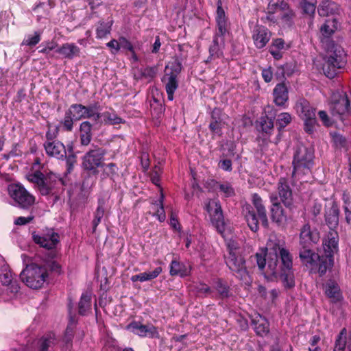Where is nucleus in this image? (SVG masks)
<instances>
[{"mask_svg":"<svg viewBox=\"0 0 351 351\" xmlns=\"http://www.w3.org/2000/svg\"><path fill=\"white\" fill-rule=\"evenodd\" d=\"M162 267H158L155 268L152 271H145L136 275H134L131 277L130 280L133 282L137 281L143 282L145 281L152 280L156 278L162 273Z\"/></svg>","mask_w":351,"mask_h":351,"instance_id":"cd10ccee","label":"nucleus"},{"mask_svg":"<svg viewBox=\"0 0 351 351\" xmlns=\"http://www.w3.org/2000/svg\"><path fill=\"white\" fill-rule=\"evenodd\" d=\"M191 266L183 263L172 261L170 264V275L172 276H178L185 277L190 275Z\"/></svg>","mask_w":351,"mask_h":351,"instance_id":"b1692460","label":"nucleus"},{"mask_svg":"<svg viewBox=\"0 0 351 351\" xmlns=\"http://www.w3.org/2000/svg\"><path fill=\"white\" fill-rule=\"evenodd\" d=\"M245 219L250 228L253 232H256L258 229V219L256 217L254 212L251 209L250 206H247L245 208Z\"/></svg>","mask_w":351,"mask_h":351,"instance_id":"4c0bfd02","label":"nucleus"},{"mask_svg":"<svg viewBox=\"0 0 351 351\" xmlns=\"http://www.w3.org/2000/svg\"><path fill=\"white\" fill-rule=\"evenodd\" d=\"M325 293L332 302H338L342 300V295L337 284L333 282H328L325 286Z\"/></svg>","mask_w":351,"mask_h":351,"instance_id":"c756f323","label":"nucleus"},{"mask_svg":"<svg viewBox=\"0 0 351 351\" xmlns=\"http://www.w3.org/2000/svg\"><path fill=\"white\" fill-rule=\"evenodd\" d=\"M295 109L299 117L304 121L306 132H313L314 127L317 124L315 109L304 99H300L297 101Z\"/></svg>","mask_w":351,"mask_h":351,"instance_id":"0eeeda50","label":"nucleus"},{"mask_svg":"<svg viewBox=\"0 0 351 351\" xmlns=\"http://www.w3.org/2000/svg\"><path fill=\"white\" fill-rule=\"evenodd\" d=\"M53 187L49 184L45 180L38 186V190L43 195H47L51 192Z\"/></svg>","mask_w":351,"mask_h":351,"instance_id":"e2e57ef3","label":"nucleus"},{"mask_svg":"<svg viewBox=\"0 0 351 351\" xmlns=\"http://www.w3.org/2000/svg\"><path fill=\"white\" fill-rule=\"evenodd\" d=\"M252 202L256 210L263 226L264 227H267L268 219L267 217L266 208L263 204L262 198L257 193H254L252 195Z\"/></svg>","mask_w":351,"mask_h":351,"instance_id":"6ab92c4d","label":"nucleus"},{"mask_svg":"<svg viewBox=\"0 0 351 351\" xmlns=\"http://www.w3.org/2000/svg\"><path fill=\"white\" fill-rule=\"evenodd\" d=\"M267 250L268 254V267L271 273H276V267L278 254H280L283 266L287 270L292 268V258L287 250L282 247L280 242L276 239L270 238L267 243Z\"/></svg>","mask_w":351,"mask_h":351,"instance_id":"20e7f679","label":"nucleus"},{"mask_svg":"<svg viewBox=\"0 0 351 351\" xmlns=\"http://www.w3.org/2000/svg\"><path fill=\"white\" fill-rule=\"evenodd\" d=\"M291 121V116L288 112H282L278 114L277 118V125L279 126L280 129L284 128L288 124L290 123Z\"/></svg>","mask_w":351,"mask_h":351,"instance_id":"3c124183","label":"nucleus"},{"mask_svg":"<svg viewBox=\"0 0 351 351\" xmlns=\"http://www.w3.org/2000/svg\"><path fill=\"white\" fill-rule=\"evenodd\" d=\"M73 121H75L74 119L66 110L64 119L62 122L64 128L67 131H71L73 127Z\"/></svg>","mask_w":351,"mask_h":351,"instance_id":"4d7b16f0","label":"nucleus"},{"mask_svg":"<svg viewBox=\"0 0 351 351\" xmlns=\"http://www.w3.org/2000/svg\"><path fill=\"white\" fill-rule=\"evenodd\" d=\"M216 22L219 33L223 36L227 32L228 21L224 9L222 7L221 0L217 1L216 12Z\"/></svg>","mask_w":351,"mask_h":351,"instance_id":"aec40b11","label":"nucleus"},{"mask_svg":"<svg viewBox=\"0 0 351 351\" xmlns=\"http://www.w3.org/2000/svg\"><path fill=\"white\" fill-rule=\"evenodd\" d=\"M99 121L114 125L121 123L122 119L114 112H105L101 114Z\"/></svg>","mask_w":351,"mask_h":351,"instance_id":"79ce46f5","label":"nucleus"},{"mask_svg":"<svg viewBox=\"0 0 351 351\" xmlns=\"http://www.w3.org/2000/svg\"><path fill=\"white\" fill-rule=\"evenodd\" d=\"M278 190L282 202L286 206H290L292 201V192L285 179L281 178L279 180Z\"/></svg>","mask_w":351,"mask_h":351,"instance_id":"4be33fe9","label":"nucleus"},{"mask_svg":"<svg viewBox=\"0 0 351 351\" xmlns=\"http://www.w3.org/2000/svg\"><path fill=\"white\" fill-rule=\"evenodd\" d=\"M56 51L65 58L73 59L74 57L80 56V49L74 43H65L59 47Z\"/></svg>","mask_w":351,"mask_h":351,"instance_id":"393cba45","label":"nucleus"},{"mask_svg":"<svg viewBox=\"0 0 351 351\" xmlns=\"http://www.w3.org/2000/svg\"><path fill=\"white\" fill-rule=\"evenodd\" d=\"M34 241L40 246L47 248H54L59 241V236L57 233L50 230L46 234H38L34 232L32 234Z\"/></svg>","mask_w":351,"mask_h":351,"instance_id":"ddd939ff","label":"nucleus"},{"mask_svg":"<svg viewBox=\"0 0 351 351\" xmlns=\"http://www.w3.org/2000/svg\"><path fill=\"white\" fill-rule=\"evenodd\" d=\"M330 108L333 114H351L350 96L343 91L333 93L331 96Z\"/></svg>","mask_w":351,"mask_h":351,"instance_id":"1a4fd4ad","label":"nucleus"},{"mask_svg":"<svg viewBox=\"0 0 351 351\" xmlns=\"http://www.w3.org/2000/svg\"><path fill=\"white\" fill-rule=\"evenodd\" d=\"M300 257L302 261H305L306 263L316 265L318 268L319 267V264L322 263V256L313 253L310 250H304V251L300 253Z\"/></svg>","mask_w":351,"mask_h":351,"instance_id":"2f4dec72","label":"nucleus"},{"mask_svg":"<svg viewBox=\"0 0 351 351\" xmlns=\"http://www.w3.org/2000/svg\"><path fill=\"white\" fill-rule=\"evenodd\" d=\"M214 287L218 291L221 298H226L228 296V287L223 284L221 280H217L215 282Z\"/></svg>","mask_w":351,"mask_h":351,"instance_id":"864d4df0","label":"nucleus"},{"mask_svg":"<svg viewBox=\"0 0 351 351\" xmlns=\"http://www.w3.org/2000/svg\"><path fill=\"white\" fill-rule=\"evenodd\" d=\"M338 234L333 230L330 231L326 238L323 242L324 255L322 256V263L319 264V273L320 275L324 274L328 268L332 267L333 264V255L338 250Z\"/></svg>","mask_w":351,"mask_h":351,"instance_id":"423d86ee","label":"nucleus"},{"mask_svg":"<svg viewBox=\"0 0 351 351\" xmlns=\"http://www.w3.org/2000/svg\"><path fill=\"white\" fill-rule=\"evenodd\" d=\"M75 121H78L82 119H85V110L84 106L82 104H73L67 110Z\"/></svg>","mask_w":351,"mask_h":351,"instance_id":"e433bc0d","label":"nucleus"},{"mask_svg":"<svg viewBox=\"0 0 351 351\" xmlns=\"http://www.w3.org/2000/svg\"><path fill=\"white\" fill-rule=\"evenodd\" d=\"M0 282L2 285L8 287L10 293V298L14 296L19 291V285L15 279L9 265L3 262L0 266Z\"/></svg>","mask_w":351,"mask_h":351,"instance_id":"9b49d317","label":"nucleus"},{"mask_svg":"<svg viewBox=\"0 0 351 351\" xmlns=\"http://www.w3.org/2000/svg\"><path fill=\"white\" fill-rule=\"evenodd\" d=\"M339 11V5L331 1L324 0L318 7V13L322 16L332 15Z\"/></svg>","mask_w":351,"mask_h":351,"instance_id":"bb28decb","label":"nucleus"},{"mask_svg":"<svg viewBox=\"0 0 351 351\" xmlns=\"http://www.w3.org/2000/svg\"><path fill=\"white\" fill-rule=\"evenodd\" d=\"M262 77L267 83L270 82L273 79V73L271 68H266L262 70Z\"/></svg>","mask_w":351,"mask_h":351,"instance_id":"69168bd1","label":"nucleus"},{"mask_svg":"<svg viewBox=\"0 0 351 351\" xmlns=\"http://www.w3.org/2000/svg\"><path fill=\"white\" fill-rule=\"evenodd\" d=\"M181 71V64L177 60H175L166 66V73H173L176 74V77Z\"/></svg>","mask_w":351,"mask_h":351,"instance_id":"5fc2aeb1","label":"nucleus"},{"mask_svg":"<svg viewBox=\"0 0 351 351\" xmlns=\"http://www.w3.org/2000/svg\"><path fill=\"white\" fill-rule=\"evenodd\" d=\"M44 180L53 188L55 187L58 182H60L61 181L58 176L52 173H49L45 178H44Z\"/></svg>","mask_w":351,"mask_h":351,"instance_id":"052dcab7","label":"nucleus"},{"mask_svg":"<svg viewBox=\"0 0 351 351\" xmlns=\"http://www.w3.org/2000/svg\"><path fill=\"white\" fill-rule=\"evenodd\" d=\"M346 347V329H343L336 339L334 351H344Z\"/></svg>","mask_w":351,"mask_h":351,"instance_id":"09e8293b","label":"nucleus"},{"mask_svg":"<svg viewBox=\"0 0 351 351\" xmlns=\"http://www.w3.org/2000/svg\"><path fill=\"white\" fill-rule=\"evenodd\" d=\"M104 206L101 204L98 206L97 210L95 214V219L93 220V225L95 227L97 226L98 224L101 222V219L104 215Z\"/></svg>","mask_w":351,"mask_h":351,"instance_id":"13d9d810","label":"nucleus"},{"mask_svg":"<svg viewBox=\"0 0 351 351\" xmlns=\"http://www.w3.org/2000/svg\"><path fill=\"white\" fill-rule=\"evenodd\" d=\"M56 343V337L53 333L47 334L43 336L38 341V351H47L49 348L52 347Z\"/></svg>","mask_w":351,"mask_h":351,"instance_id":"f704fd0d","label":"nucleus"},{"mask_svg":"<svg viewBox=\"0 0 351 351\" xmlns=\"http://www.w3.org/2000/svg\"><path fill=\"white\" fill-rule=\"evenodd\" d=\"M314 153L311 147L300 145L296 148L293 160V177L301 179L304 175L311 173L313 165Z\"/></svg>","mask_w":351,"mask_h":351,"instance_id":"7ed1b4c3","label":"nucleus"},{"mask_svg":"<svg viewBox=\"0 0 351 351\" xmlns=\"http://www.w3.org/2000/svg\"><path fill=\"white\" fill-rule=\"evenodd\" d=\"M274 101L277 106H283L288 101V89L284 84H278L273 91Z\"/></svg>","mask_w":351,"mask_h":351,"instance_id":"5701e85b","label":"nucleus"},{"mask_svg":"<svg viewBox=\"0 0 351 351\" xmlns=\"http://www.w3.org/2000/svg\"><path fill=\"white\" fill-rule=\"evenodd\" d=\"M219 190L226 197H230L234 195L233 188L229 184H222L219 186Z\"/></svg>","mask_w":351,"mask_h":351,"instance_id":"680f3d73","label":"nucleus"},{"mask_svg":"<svg viewBox=\"0 0 351 351\" xmlns=\"http://www.w3.org/2000/svg\"><path fill=\"white\" fill-rule=\"evenodd\" d=\"M221 112L219 108H215L211 114L212 120L209 124L210 130L214 134L221 135L222 129V121L221 119Z\"/></svg>","mask_w":351,"mask_h":351,"instance_id":"a878e982","label":"nucleus"},{"mask_svg":"<svg viewBox=\"0 0 351 351\" xmlns=\"http://www.w3.org/2000/svg\"><path fill=\"white\" fill-rule=\"evenodd\" d=\"M21 280L29 288H42L48 278V271L45 265L36 262L27 265L21 272Z\"/></svg>","mask_w":351,"mask_h":351,"instance_id":"f03ea898","label":"nucleus"},{"mask_svg":"<svg viewBox=\"0 0 351 351\" xmlns=\"http://www.w3.org/2000/svg\"><path fill=\"white\" fill-rule=\"evenodd\" d=\"M261 130L265 134H269L274 128V121L268 117H262L261 119Z\"/></svg>","mask_w":351,"mask_h":351,"instance_id":"603ef678","label":"nucleus"},{"mask_svg":"<svg viewBox=\"0 0 351 351\" xmlns=\"http://www.w3.org/2000/svg\"><path fill=\"white\" fill-rule=\"evenodd\" d=\"M270 199L273 203L271 208V219L273 221L276 222L278 225H280L286 221L287 217L285 215L282 207L277 202V197L271 195Z\"/></svg>","mask_w":351,"mask_h":351,"instance_id":"412c9836","label":"nucleus"},{"mask_svg":"<svg viewBox=\"0 0 351 351\" xmlns=\"http://www.w3.org/2000/svg\"><path fill=\"white\" fill-rule=\"evenodd\" d=\"M85 119H93L95 121H99L101 113L99 107L97 105L84 106Z\"/></svg>","mask_w":351,"mask_h":351,"instance_id":"37998d69","label":"nucleus"},{"mask_svg":"<svg viewBox=\"0 0 351 351\" xmlns=\"http://www.w3.org/2000/svg\"><path fill=\"white\" fill-rule=\"evenodd\" d=\"M318 115H319L320 120L323 122V124L324 125L329 126L331 125L330 119L329 117L328 116L326 111L320 110L318 112Z\"/></svg>","mask_w":351,"mask_h":351,"instance_id":"338daca9","label":"nucleus"},{"mask_svg":"<svg viewBox=\"0 0 351 351\" xmlns=\"http://www.w3.org/2000/svg\"><path fill=\"white\" fill-rule=\"evenodd\" d=\"M195 289L197 293L203 294L204 296L210 295L212 293V289L204 283L197 284Z\"/></svg>","mask_w":351,"mask_h":351,"instance_id":"bf43d9fd","label":"nucleus"},{"mask_svg":"<svg viewBox=\"0 0 351 351\" xmlns=\"http://www.w3.org/2000/svg\"><path fill=\"white\" fill-rule=\"evenodd\" d=\"M105 154V151L101 148L90 150L83 157V167L88 170H95L101 167Z\"/></svg>","mask_w":351,"mask_h":351,"instance_id":"f8f14e48","label":"nucleus"},{"mask_svg":"<svg viewBox=\"0 0 351 351\" xmlns=\"http://www.w3.org/2000/svg\"><path fill=\"white\" fill-rule=\"evenodd\" d=\"M112 21L101 23L96 29L97 38H103L110 33Z\"/></svg>","mask_w":351,"mask_h":351,"instance_id":"c03bdc74","label":"nucleus"},{"mask_svg":"<svg viewBox=\"0 0 351 351\" xmlns=\"http://www.w3.org/2000/svg\"><path fill=\"white\" fill-rule=\"evenodd\" d=\"M90 295L87 293L82 294L79 302V313L81 315H85L86 312L90 309Z\"/></svg>","mask_w":351,"mask_h":351,"instance_id":"a19ab883","label":"nucleus"},{"mask_svg":"<svg viewBox=\"0 0 351 351\" xmlns=\"http://www.w3.org/2000/svg\"><path fill=\"white\" fill-rule=\"evenodd\" d=\"M287 2L285 0H271L268 4L267 10L269 14L278 13L287 8Z\"/></svg>","mask_w":351,"mask_h":351,"instance_id":"58836bf2","label":"nucleus"},{"mask_svg":"<svg viewBox=\"0 0 351 351\" xmlns=\"http://www.w3.org/2000/svg\"><path fill=\"white\" fill-rule=\"evenodd\" d=\"M92 125L88 121H84L80 125V140L81 143L87 145L91 141Z\"/></svg>","mask_w":351,"mask_h":351,"instance_id":"72a5a7b5","label":"nucleus"},{"mask_svg":"<svg viewBox=\"0 0 351 351\" xmlns=\"http://www.w3.org/2000/svg\"><path fill=\"white\" fill-rule=\"evenodd\" d=\"M278 16H280L282 23L285 25H291L292 24L293 18L295 17V13L291 9L289 8V6L287 3V8L282 10Z\"/></svg>","mask_w":351,"mask_h":351,"instance_id":"ea45409f","label":"nucleus"},{"mask_svg":"<svg viewBox=\"0 0 351 351\" xmlns=\"http://www.w3.org/2000/svg\"><path fill=\"white\" fill-rule=\"evenodd\" d=\"M8 193L15 204L23 208H27L35 202V197L29 193L21 184H10L8 186Z\"/></svg>","mask_w":351,"mask_h":351,"instance_id":"6e6552de","label":"nucleus"},{"mask_svg":"<svg viewBox=\"0 0 351 351\" xmlns=\"http://www.w3.org/2000/svg\"><path fill=\"white\" fill-rule=\"evenodd\" d=\"M40 41V33L38 32H34L32 34H28L27 35L24 40H23L22 44L32 47L35 46L36 44H38Z\"/></svg>","mask_w":351,"mask_h":351,"instance_id":"49530a36","label":"nucleus"},{"mask_svg":"<svg viewBox=\"0 0 351 351\" xmlns=\"http://www.w3.org/2000/svg\"><path fill=\"white\" fill-rule=\"evenodd\" d=\"M252 322L256 334L260 336H265L268 334L269 323L267 320L259 313H255L252 317Z\"/></svg>","mask_w":351,"mask_h":351,"instance_id":"a211bd4d","label":"nucleus"},{"mask_svg":"<svg viewBox=\"0 0 351 351\" xmlns=\"http://www.w3.org/2000/svg\"><path fill=\"white\" fill-rule=\"evenodd\" d=\"M75 327V322L73 319H71L62 339L63 348H65V350H67L71 346V342L74 335Z\"/></svg>","mask_w":351,"mask_h":351,"instance_id":"c9c22d12","label":"nucleus"},{"mask_svg":"<svg viewBox=\"0 0 351 351\" xmlns=\"http://www.w3.org/2000/svg\"><path fill=\"white\" fill-rule=\"evenodd\" d=\"M126 329L141 337H154L158 335L156 328L152 325H143L138 322H133L126 326Z\"/></svg>","mask_w":351,"mask_h":351,"instance_id":"4468645a","label":"nucleus"},{"mask_svg":"<svg viewBox=\"0 0 351 351\" xmlns=\"http://www.w3.org/2000/svg\"><path fill=\"white\" fill-rule=\"evenodd\" d=\"M228 247L229 250V255L226 259L228 267L237 278L245 285H250L252 279L246 269L245 261L241 254V250L233 241L228 243Z\"/></svg>","mask_w":351,"mask_h":351,"instance_id":"f257e3e1","label":"nucleus"},{"mask_svg":"<svg viewBox=\"0 0 351 351\" xmlns=\"http://www.w3.org/2000/svg\"><path fill=\"white\" fill-rule=\"evenodd\" d=\"M323 71L329 78L335 75L336 69L344 66L346 60V53L340 46L333 45L330 51H327L326 55L323 58Z\"/></svg>","mask_w":351,"mask_h":351,"instance_id":"39448f33","label":"nucleus"},{"mask_svg":"<svg viewBox=\"0 0 351 351\" xmlns=\"http://www.w3.org/2000/svg\"><path fill=\"white\" fill-rule=\"evenodd\" d=\"M47 154L58 159L63 158L66 155V149L59 141H47L44 144Z\"/></svg>","mask_w":351,"mask_h":351,"instance_id":"dca6fc26","label":"nucleus"},{"mask_svg":"<svg viewBox=\"0 0 351 351\" xmlns=\"http://www.w3.org/2000/svg\"><path fill=\"white\" fill-rule=\"evenodd\" d=\"M271 38V32L265 27L256 25L252 32V38L255 46L261 49L263 48Z\"/></svg>","mask_w":351,"mask_h":351,"instance_id":"2eb2a0df","label":"nucleus"},{"mask_svg":"<svg viewBox=\"0 0 351 351\" xmlns=\"http://www.w3.org/2000/svg\"><path fill=\"white\" fill-rule=\"evenodd\" d=\"M339 23L336 19L332 18L327 19L320 27V32L324 37H330L338 29Z\"/></svg>","mask_w":351,"mask_h":351,"instance_id":"7c9ffc66","label":"nucleus"},{"mask_svg":"<svg viewBox=\"0 0 351 351\" xmlns=\"http://www.w3.org/2000/svg\"><path fill=\"white\" fill-rule=\"evenodd\" d=\"M33 219L34 217L31 215L28 217H19L15 219L14 223L19 226L25 225L29 223Z\"/></svg>","mask_w":351,"mask_h":351,"instance_id":"774afa93","label":"nucleus"},{"mask_svg":"<svg viewBox=\"0 0 351 351\" xmlns=\"http://www.w3.org/2000/svg\"><path fill=\"white\" fill-rule=\"evenodd\" d=\"M281 279L286 287L291 288L295 285L294 277L291 269L285 271L281 274Z\"/></svg>","mask_w":351,"mask_h":351,"instance_id":"de8ad7c7","label":"nucleus"},{"mask_svg":"<svg viewBox=\"0 0 351 351\" xmlns=\"http://www.w3.org/2000/svg\"><path fill=\"white\" fill-rule=\"evenodd\" d=\"M205 208L209 214L212 224L220 234H223L225 223L219 201L216 199L208 200L205 204Z\"/></svg>","mask_w":351,"mask_h":351,"instance_id":"9d476101","label":"nucleus"},{"mask_svg":"<svg viewBox=\"0 0 351 351\" xmlns=\"http://www.w3.org/2000/svg\"><path fill=\"white\" fill-rule=\"evenodd\" d=\"M317 0H302L301 8L305 14L312 15L315 13Z\"/></svg>","mask_w":351,"mask_h":351,"instance_id":"a18cd8bd","label":"nucleus"},{"mask_svg":"<svg viewBox=\"0 0 351 351\" xmlns=\"http://www.w3.org/2000/svg\"><path fill=\"white\" fill-rule=\"evenodd\" d=\"M165 90L167 93L168 99L172 101L173 99V95L178 86V83L176 80V74L166 73L164 80H166Z\"/></svg>","mask_w":351,"mask_h":351,"instance_id":"c85d7f7f","label":"nucleus"},{"mask_svg":"<svg viewBox=\"0 0 351 351\" xmlns=\"http://www.w3.org/2000/svg\"><path fill=\"white\" fill-rule=\"evenodd\" d=\"M268 254L269 251L265 248V251L263 250L262 253H256V259L257 262V265L260 269H263L265 268L266 265V261L268 263Z\"/></svg>","mask_w":351,"mask_h":351,"instance_id":"8fccbe9b","label":"nucleus"},{"mask_svg":"<svg viewBox=\"0 0 351 351\" xmlns=\"http://www.w3.org/2000/svg\"><path fill=\"white\" fill-rule=\"evenodd\" d=\"M338 221V215L335 210L332 213L327 214L326 217V221L331 229L337 226Z\"/></svg>","mask_w":351,"mask_h":351,"instance_id":"6e6d98bb","label":"nucleus"},{"mask_svg":"<svg viewBox=\"0 0 351 351\" xmlns=\"http://www.w3.org/2000/svg\"><path fill=\"white\" fill-rule=\"evenodd\" d=\"M119 49H124L129 51L133 50L132 44L125 38L121 37L119 39Z\"/></svg>","mask_w":351,"mask_h":351,"instance_id":"0e129e2a","label":"nucleus"},{"mask_svg":"<svg viewBox=\"0 0 351 351\" xmlns=\"http://www.w3.org/2000/svg\"><path fill=\"white\" fill-rule=\"evenodd\" d=\"M164 196L161 193L158 202L152 204L151 209L154 211L153 215L156 217L159 221L163 222L166 219V215L163 206Z\"/></svg>","mask_w":351,"mask_h":351,"instance_id":"473e14b6","label":"nucleus"},{"mask_svg":"<svg viewBox=\"0 0 351 351\" xmlns=\"http://www.w3.org/2000/svg\"><path fill=\"white\" fill-rule=\"evenodd\" d=\"M319 240L318 233L315 231H311L310 226L305 224L300 234V244L305 249L308 247L311 243H315Z\"/></svg>","mask_w":351,"mask_h":351,"instance_id":"f3484780","label":"nucleus"}]
</instances>
